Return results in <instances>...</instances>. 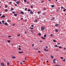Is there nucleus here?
Wrapping results in <instances>:
<instances>
[{
	"instance_id": "nucleus-18",
	"label": "nucleus",
	"mask_w": 66,
	"mask_h": 66,
	"mask_svg": "<svg viewBox=\"0 0 66 66\" xmlns=\"http://www.w3.org/2000/svg\"><path fill=\"white\" fill-rule=\"evenodd\" d=\"M37 20H36L34 21L35 22H37Z\"/></svg>"
},
{
	"instance_id": "nucleus-34",
	"label": "nucleus",
	"mask_w": 66,
	"mask_h": 66,
	"mask_svg": "<svg viewBox=\"0 0 66 66\" xmlns=\"http://www.w3.org/2000/svg\"><path fill=\"white\" fill-rule=\"evenodd\" d=\"M53 62L55 63H56V62H55V61H53Z\"/></svg>"
},
{
	"instance_id": "nucleus-23",
	"label": "nucleus",
	"mask_w": 66,
	"mask_h": 66,
	"mask_svg": "<svg viewBox=\"0 0 66 66\" xmlns=\"http://www.w3.org/2000/svg\"><path fill=\"white\" fill-rule=\"evenodd\" d=\"M12 13L13 14H15V13H16V12L13 11V12H12Z\"/></svg>"
},
{
	"instance_id": "nucleus-56",
	"label": "nucleus",
	"mask_w": 66,
	"mask_h": 66,
	"mask_svg": "<svg viewBox=\"0 0 66 66\" xmlns=\"http://www.w3.org/2000/svg\"><path fill=\"white\" fill-rule=\"evenodd\" d=\"M22 19H23V18H21V20H22Z\"/></svg>"
},
{
	"instance_id": "nucleus-7",
	"label": "nucleus",
	"mask_w": 66,
	"mask_h": 66,
	"mask_svg": "<svg viewBox=\"0 0 66 66\" xmlns=\"http://www.w3.org/2000/svg\"><path fill=\"white\" fill-rule=\"evenodd\" d=\"M16 4H18L19 3V1H18V2H16Z\"/></svg>"
},
{
	"instance_id": "nucleus-58",
	"label": "nucleus",
	"mask_w": 66,
	"mask_h": 66,
	"mask_svg": "<svg viewBox=\"0 0 66 66\" xmlns=\"http://www.w3.org/2000/svg\"><path fill=\"white\" fill-rule=\"evenodd\" d=\"M20 64H21V65H22V63L21 62H20Z\"/></svg>"
},
{
	"instance_id": "nucleus-30",
	"label": "nucleus",
	"mask_w": 66,
	"mask_h": 66,
	"mask_svg": "<svg viewBox=\"0 0 66 66\" xmlns=\"http://www.w3.org/2000/svg\"><path fill=\"white\" fill-rule=\"evenodd\" d=\"M30 11H31V10L30 9H29V10H28V12H30Z\"/></svg>"
},
{
	"instance_id": "nucleus-9",
	"label": "nucleus",
	"mask_w": 66,
	"mask_h": 66,
	"mask_svg": "<svg viewBox=\"0 0 66 66\" xmlns=\"http://www.w3.org/2000/svg\"><path fill=\"white\" fill-rule=\"evenodd\" d=\"M14 16H17V14H14Z\"/></svg>"
},
{
	"instance_id": "nucleus-21",
	"label": "nucleus",
	"mask_w": 66,
	"mask_h": 66,
	"mask_svg": "<svg viewBox=\"0 0 66 66\" xmlns=\"http://www.w3.org/2000/svg\"><path fill=\"white\" fill-rule=\"evenodd\" d=\"M59 49H62V47L60 46V47H59Z\"/></svg>"
},
{
	"instance_id": "nucleus-19",
	"label": "nucleus",
	"mask_w": 66,
	"mask_h": 66,
	"mask_svg": "<svg viewBox=\"0 0 66 66\" xmlns=\"http://www.w3.org/2000/svg\"><path fill=\"white\" fill-rule=\"evenodd\" d=\"M12 59H15L16 58V57H15L13 56L12 57Z\"/></svg>"
},
{
	"instance_id": "nucleus-60",
	"label": "nucleus",
	"mask_w": 66,
	"mask_h": 66,
	"mask_svg": "<svg viewBox=\"0 0 66 66\" xmlns=\"http://www.w3.org/2000/svg\"><path fill=\"white\" fill-rule=\"evenodd\" d=\"M25 34H26V33H27V32H26V31L25 32Z\"/></svg>"
},
{
	"instance_id": "nucleus-63",
	"label": "nucleus",
	"mask_w": 66,
	"mask_h": 66,
	"mask_svg": "<svg viewBox=\"0 0 66 66\" xmlns=\"http://www.w3.org/2000/svg\"><path fill=\"white\" fill-rule=\"evenodd\" d=\"M53 19H55V18H53Z\"/></svg>"
},
{
	"instance_id": "nucleus-64",
	"label": "nucleus",
	"mask_w": 66,
	"mask_h": 66,
	"mask_svg": "<svg viewBox=\"0 0 66 66\" xmlns=\"http://www.w3.org/2000/svg\"><path fill=\"white\" fill-rule=\"evenodd\" d=\"M60 43H58L57 44V45H60Z\"/></svg>"
},
{
	"instance_id": "nucleus-22",
	"label": "nucleus",
	"mask_w": 66,
	"mask_h": 66,
	"mask_svg": "<svg viewBox=\"0 0 66 66\" xmlns=\"http://www.w3.org/2000/svg\"><path fill=\"white\" fill-rule=\"evenodd\" d=\"M61 9H65V8H64L63 7H62V6H61Z\"/></svg>"
},
{
	"instance_id": "nucleus-16",
	"label": "nucleus",
	"mask_w": 66,
	"mask_h": 66,
	"mask_svg": "<svg viewBox=\"0 0 66 66\" xmlns=\"http://www.w3.org/2000/svg\"><path fill=\"white\" fill-rule=\"evenodd\" d=\"M7 65H10V63H9V62H8V63H7Z\"/></svg>"
},
{
	"instance_id": "nucleus-40",
	"label": "nucleus",
	"mask_w": 66,
	"mask_h": 66,
	"mask_svg": "<svg viewBox=\"0 0 66 66\" xmlns=\"http://www.w3.org/2000/svg\"><path fill=\"white\" fill-rule=\"evenodd\" d=\"M56 61V60H55V59H53V61Z\"/></svg>"
},
{
	"instance_id": "nucleus-6",
	"label": "nucleus",
	"mask_w": 66,
	"mask_h": 66,
	"mask_svg": "<svg viewBox=\"0 0 66 66\" xmlns=\"http://www.w3.org/2000/svg\"><path fill=\"white\" fill-rule=\"evenodd\" d=\"M2 22H3L2 23L3 24H4L5 23L4 22V20H3L2 21Z\"/></svg>"
},
{
	"instance_id": "nucleus-35",
	"label": "nucleus",
	"mask_w": 66,
	"mask_h": 66,
	"mask_svg": "<svg viewBox=\"0 0 66 66\" xmlns=\"http://www.w3.org/2000/svg\"><path fill=\"white\" fill-rule=\"evenodd\" d=\"M63 12H65L66 11V9H64L63 10Z\"/></svg>"
},
{
	"instance_id": "nucleus-37",
	"label": "nucleus",
	"mask_w": 66,
	"mask_h": 66,
	"mask_svg": "<svg viewBox=\"0 0 66 66\" xmlns=\"http://www.w3.org/2000/svg\"><path fill=\"white\" fill-rule=\"evenodd\" d=\"M55 66H59V65L58 64H56L55 65Z\"/></svg>"
},
{
	"instance_id": "nucleus-3",
	"label": "nucleus",
	"mask_w": 66,
	"mask_h": 66,
	"mask_svg": "<svg viewBox=\"0 0 66 66\" xmlns=\"http://www.w3.org/2000/svg\"><path fill=\"white\" fill-rule=\"evenodd\" d=\"M5 16L4 15H3L2 16L1 18H3L4 17H5Z\"/></svg>"
},
{
	"instance_id": "nucleus-49",
	"label": "nucleus",
	"mask_w": 66,
	"mask_h": 66,
	"mask_svg": "<svg viewBox=\"0 0 66 66\" xmlns=\"http://www.w3.org/2000/svg\"><path fill=\"white\" fill-rule=\"evenodd\" d=\"M5 8H6L7 7V6L6 5H5Z\"/></svg>"
},
{
	"instance_id": "nucleus-14",
	"label": "nucleus",
	"mask_w": 66,
	"mask_h": 66,
	"mask_svg": "<svg viewBox=\"0 0 66 66\" xmlns=\"http://www.w3.org/2000/svg\"><path fill=\"white\" fill-rule=\"evenodd\" d=\"M55 32H58V30L57 29H56L55 30Z\"/></svg>"
},
{
	"instance_id": "nucleus-29",
	"label": "nucleus",
	"mask_w": 66,
	"mask_h": 66,
	"mask_svg": "<svg viewBox=\"0 0 66 66\" xmlns=\"http://www.w3.org/2000/svg\"><path fill=\"white\" fill-rule=\"evenodd\" d=\"M55 47H57V45H56L55 46Z\"/></svg>"
},
{
	"instance_id": "nucleus-48",
	"label": "nucleus",
	"mask_w": 66,
	"mask_h": 66,
	"mask_svg": "<svg viewBox=\"0 0 66 66\" xmlns=\"http://www.w3.org/2000/svg\"><path fill=\"white\" fill-rule=\"evenodd\" d=\"M31 27H34V26H33V25H31Z\"/></svg>"
},
{
	"instance_id": "nucleus-55",
	"label": "nucleus",
	"mask_w": 66,
	"mask_h": 66,
	"mask_svg": "<svg viewBox=\"0 0 66 66\" xmlns=\"http://www.w3.org/2000/svg\"><path fill=\"white\" fill-rule=\"evenodd\" d=\"M31 29H33V28H31Z\"/></svg>"
},
{
	"instance_id": "nucleus-50",
	"label": "nucleus",
	"mask_w": 66,
	"mask_h": 66,
	"mask_svg": "<svg viewBox=\"0 0 66 66\" xmlns=\"http://www.w3.org/2000/svg\"><path fill=\"white\" fill-rule=\"evenodd\" d=\"M27 8H25V10H27Z\"/></svg>"
},
{
	"instance_id": "nucleus-59",
	"label": "nucleus",
	"mask_w": 66,
	"mask_h": 66,
	"mask_svg": "<svg viewBox=\"0 0 66 66\" xmlns=\"http://www.w3.org/2000/svg\"><path fill=\"white\" fill-rule=\"evenodd\" d=\"M40 42H42V41L40 40Z\"/></svg>"
},
{
	"instance_id": "nucleus-38",
	"label": "nucleus",
	"mask_w": 66,
	"mask_h": 66,
	"mask_svg": "<svg viewBox=\"0 0 66 66\" xmlns=\"http://www.w3.org/2000/svg\"><path fill=\"white\" fill-rule=\"evenodd\" d=\"M8 42L9 43H10V40H8Z\"/></svg>"
},
{
	"instance_id": "nucleus-33",
	"label": "nucleus",
	"mask_w": 66,
	"mask_h": 66,
	"mask_svg": "<svg viewBox=\"0 0 66 66\" xmlns=\"http://www.w3.org/2000/svg\"><path fill=\"white\" fill-rule=\"evenodd\" d=\"M60 58L61 59H63V57H60Z\"/></svg>"
},
{
	"instance_id": "nucleus-26",
	"label": "nucleus",
	"mask_w": 66,
	"mask_h": 66,
	"mask_svg": "<svg viewBox=\"0 0 66 66\" xmlns=\"http://www.w3.org/2000/svg\"><path fill=\"white\" fill-rule=\"evenodd\" d=\"M18 49L20 50H21V48H19Z\"/></svg>"
},
{
	"instance_id": "nucleus-25",
	"label": "nucleus",
	"mask_w": 66,
	"mask_h": 66,
	"mask_svg": "<svg viewBox=\"0 0 66 66\" xmlns=\"http://www.w3.org/2000/svg\"><path fill=\"white\" fill-rule=\"evenodd\" d=\"M38 34V35H39V36L41 35V34H40V33H39V34Z\"/></svg>"
},
{
	"instance_id": "nucleus-61",
	"label": "nucleus",
	"mask_w": 66,
	"mask_h": 66,
	"mask_svg": "<svg viewBox=\"0 0 66 66\" xmlns=\"http://www.w3.org/2000/svg\"><path fill=\"white\" fill-rule=\"evenodd\" d=\"M12 3V2H10L9 3L10 4H11Z\"/></svg>"
},
{
	"instance_id": "nucleus-46",
	"label": "nucleus",
	"mask_w": 66,
	"mask_h": 66,
	"mask_svg": "<svg viewBox=\"0 0 66 66\" xmlns=\"http://www.w3.org/2000/svg\"><path fill=\"white\" fill-rule=\"evenodd\" d=\"M46 49H45V48H44V51H46Z\"/></svg>"
},
{
	"instance_id": "nucleus-15",
	"label": "nucleus",
	"mask_w": 66,
	"mask_h": 66,
	"mask_svg": "<svg viewBox=\"0 0 66 66\" xmlns=\"http://www.w3.org/2000/svg\"><path fill=\"white\" fill-rule=\"evenodd\" d=\"M7 11H8L7 9H6L5 10V12H7Z\"/></svg>"
},
{
	"instance_id": "nucleus-62",
	"label": "nucleus",
	"mask_w": 66,
	"mask_h": 66,
	"mask_svg": "<svg viewBox=\"0 0 66 66\" xmlns=\"http://www.w3.org/2000/svg\"><path fill=\"white\" fill-rule=\"evenodd\" d=\"M19 47H21V46H20V45H19Z\"/></svg>"
},
{
	"instance_id": "nucleus-39",
	"label": "nucleus",
	"mask_w": 66,
	"mask_h": 66,
	"mask_svg": "<svg viewBox=\"0 0 66 66\" xmlns=\"http://www.w3.org/2000/svg\"><path fill=\"white\" fill-rule=\"evenodd\" d=\"M53 42H56V41L55 40H53Z\"/></svg>"
},
{
	"instance_id": "nucleus-31",
	"label": "nucleus",
	"mask_w": 66,
	"mask_h": 66,
	"mask_svg": "<svg viewBox=\"0 0 66 66\" xmlns=\"http://www.w3.org/2000/svg\"><path fill=\"white\" fill-rule=\"evenodd\" d=\"M24 1L25 2H27V0H24Z\"/></svg>"
},
{
	"instance_id": "nucleus-36",
	"label": "nucleus",
	"mask_w": 66,
	"mask_h": 66,
	"mask_svg": "<svg viewBox=\"0 0 66 66\" xmlns=\"http://www.w3.org/2000/svg\"><path fill=\"white\" fill-rule=\"evenodd\" d=\"M62 61H64V62H65V59H64V60H62Z\"/></svg>"
},
{
	"instance_id": "nucleus-54",
	"label": "nucleus",
	"mask_w": 66,
	"mask_h": 66,
	"mask_svg": "<svg viewBox=\"0 0 66 66\" xmlns=\"http://www.w3.org/2000/svg\"><path fill=\"white\" fill-rule=\"evenodd\" d=\"M56 11H57V12H58L59 11V9H57Z\"/></svg>"
},
{
	"instance_id": "nucleus-1",
	"label": "nucleus",
	"mask_w": 66,
	"mask_h": 66,
	"mask_svg": "<svg viewBox=\"0 0 66 66\" xmlns=\"http://www.w3.org/2000/svg\"><path fill=\"white\" fill-rule=\"evenodd\" d=\"M1 65L2 66H5V64H4V63H1Z\"/></svg>"
},
{
	"instance_id": "nucleus-42",
	"label": "nucleus",
	"mask_w": 66,
	"mask_h": 66,
	"mask_svg": "<svg viewBox=\"0 0 66 66\" xmlns=\"http://www.w3.org/2000/svg\"><path fill=\"white\" fill-rule=\"evenodd\" d=\"M20 34H19V35H18V36H20Z\"/></svg>"
},
{
	"instance_id": "nucleus-5",
	"label": "nucleus",
	"mask_w": 66,
	"mask_h": 66,
	"mask_svg": "<svg viewBox=\"0 0 66 66\" xmlns=\"http://www.w3.org/2000/svg\"><path fill=\"white\" fill-rule=\"evenodd\" d=\"M5 25H6V26H8L9 25V24H7V22L5 23V24H4Z\"/></svg>"
},
{
	"instance_id": "nucleus-45",
	"label": "nucleus",
	"mask_w": 66,
	"mask_h": 66,
	"mask_svg": "<svg viewBox=\"0 0 66 66\" xmlns=\"http://www.w3.org/2000/svg\"><path fill=\"white\" fill-rule=\"evenodd\" d=\"M51 36H53V34H51Z\"/></svg>"
},
{
	"instance_id": "nucleus-8",
	"label": "nucleus",
	"mask_w": 66,
	"mask_h": 66,
	"mask_svg": "<svg viewBox=\"0 0 66 66\" xmlns=\"http://www.w3.org/2000/svg\"><path fill=\"white\" fill-rule=\"evenodd\" d=\"M59 24H57L55 25V27H57L59 26Z\"/></svg>"
},
{
	"instance_id": "nucleus-47",
	"label": "nucleus",
	"mask_w": 66,
	"mask_h": 66,
	"mask_svg": "<svg viewBox=\"0 0 66 66\" xmlns=\"http://www.w3.org/2000/svg\"><path fill=\"white\" fill-rule=\"evenodd\" d=\"M34 44H33L32 45V47H33V46H34Z\"/></svg>"
},
{
	"instance_id": "nucleus-44",
	"label": "nucleus",
	"mask_w": 66,
	"mask_h": 66,
	"mask_svg": "<svg viewBox=\"0 0 66 66\" xmlns=\"http://www.w3.org/2000/svg\"><path fill=\"white\" fill-rule=\"evenodd\" d=\"M13 1H15V2H16V1H17V0H13Z\"/></svg>"
},
{
	"instance_id": "nucleus-53",
	"label": "nucleus",
	"mask_w": 66,
	"mask_h": 66,
	"mask_svg": "<svg viewBox=\"0 0 66 66\" xmlns=\"http://www.w3.org/2000/svg\"><path fill=\"white\" fill-rule=\"evenodd\" d=\"M15 24H13L12 25V26H15Z\"/></svg>"
},
{
	"instance_id": "nucleus-2",
	"label": "nucleus",
	"mask_w": 66,
	"mask_h": 66,
	"mask_svg": "<svg viewBox=\"0 0 66 66\" xmlns=\"http://www.w3.org/2000/svg\"><path fill=\"white\" fill-rule=\"evenodd\" d=\"M42 30L43 31V30H45V27H42Z\"/></svg>"
},
{
	"instance_id": "nucleus-28",
	"label": "nucleus",
	"mask_w": 66,
	"mask_h": 66,
	"mask_svg": "<svg viewBox=\"0 0 66 66\" xmlns=\"http://www.w3.org/2000/svg\"><path fill=\"white\" fill-rule=\"evenodd\" d=\"M33 6V5H32L30 7L31 8H33V7H32V6Z\"/></svg>"
},
{
	"instance_id": "nucleus-12",
	"label": "nucleus",
	"mask_w": 66,
	"mask_h": 66,
	"mask_svg": "<svg viewBox=\"0 0 66 66\" xmlns=\"http://www.w3.org/2000/svg\"><path fill=\"white\" fill-rule=\"evenodd\" d=\"M41 38L42 39H46V38H44V37H42Z\"/></svg>"
},
{
	"instance_id": "nucleus-27",
	"label": "nucleus",
	"mask_w": 66,
	"mask_h": 66,
	"mask_svg": "<svg viewBox=\"0 0 66 66\" xmlns=\"http://www.w3.org/2000/svg\"><path fill=\"white\" fill-rule=\"evenodd\" d=\"M44 37H46V35H44Z\"/></svg>"
},
{
	"instance_id": "nucleus-32",
	"label": "nucleus",
	"mask_w": 66,
	"mask_h": 66,
	"mask_svg": "<svg viewBox=\"0 0 66 66\" xmlns=\"http://www.w3.org/2000/svg\"><path fill=\"white\" fill-rule=\"evenodd\" d=\"M52 7H54V5H52Z\"/></svg>"
},
{
	"instance_id": "nucleus-57",
	"label": "nucleus",
	"mask_w": 66,
	"mask_h": 66,
	"mask_svg": "<svg viewBox=\"0 0 66 66\" xmlns=\"http://www.w3.org/2000/svg\"><path fill=\"white\" fill-rule=\"evenodd\" d=\"M43 15H45V13H43L42 14Z\"/></svg>"
},
{
	"instance_id": "nucleus-20",
	"label": "nucleus",
	"mask_w": 66,
	"mask_h": 66,
	"mask_svg": "<svg viewBox=\"0 0 66 66\" xmlns=\"http://www.w3.org/2000/svg\"><path fill=\"white\" fill-rule=\"evenodd\" d=\"M11 11H13V10H14V9H13V8H11Z\"/></svg>"
},
{
	"instance_id": "nucleus-24",
	"label": "nucleus",
	"mask_w": 66,
	"mask_h": 66,
	"mask_svg": "<svg viewBox=\"0 0 66 66\" xmlns=\"http://www.w3.org/2000/svg\"><path fill=\"white\" fill-rule=\"evenodd\" d=\"M8 37H9V38H10L11 37V36H8Z\"/></svg>"
},
{
	"instance_id": "nucleus-17",
	"label": "nucleus",
	"mask_w": 66,
	"mask_h": 66,
	"mask_svg": "<svg viewBox=\"0 0 66 66\" xmlns=\"http://www.w3.org/2000/svg\"><path fill=\"white\" fill-rule=\"evenodd\" d=\"M30 14H33V12L32 11H30Z\"/></svg>"
},
{
	"instance_id": "nucleus-51",
	"label": "nucleus",
	"mask_w": 66,
	"mask_h": 66,
	"mask_svg": "<svg viewBox=\"0 0 66 66\" xmlns=\"http://www.w3.org/2000/svg\"><path fill=\"white\" fill-rule=\"evenodd\" d=\"M38 52L39 53H40V51H38Z\"/></svg>"
},
{
	"instance_id": "nucleus-41",
	"label": "nucleus",
	"mask_w": 66,
	"mask_h": 66,
	"mask_svg": "<svg viewBox=\"0 0 66 66\" xmlns=\"http://www.w3.org/2000/svg\"><path fill=\"white\" fill-rule=\"evenodd\" d=\"M10 20H8L7 21V22H10Z\"/></svg>"
},
{
	"instance_id": "nucleus-52",
	"label": "nucleus",
	"mask_w": 66,
	"mask_h": 66,
	"mask_svg": "<svg viewBox=\"0 0 66 66\" xmlns=\"http://www.w3.org/2000/svg\"><path fill=\"white\" fill-rule=\"evenodd\" d=\"M15 6H17V4H15Z\"/></svg>"
},
{
	"instance_id": "nucleus-11",
	"label": "nucleus",
	"mask_w": 66,
	"mask_h": 66,
	"mask_svg": "<svg viewBox=\"0 0 66 66\" xmlns=\"http://www.w3.org/2000/svg\"><path fill=\"white\" fill-rule=\"evenodd\" d=\"M40 13H41V12H40V11H38L37 12V13L38 14H40Z\"/></svg>"
},
{
	"instance_id": "nucleus-43",
	"label": "nucleus",
	"mask_w": 66,
	"mask_h": 66,
	"mask_svg": "<svg viewBox=\"0 0 66 66\" xmlns=\"http://www.w3.org/2000/svg\"><path fill=\"white\" fill-rule=\"evenodd\" d=\"M27 3H28V4H29L30 3H29V2H27Z\"/></svg>"
},
{
	"instance_id": "nucleus-4",
	"label": "nucleus",
	"mask_w": 66,
	"mask_h": 66,
	"mask_svg": "<svg viewBox=\"0 0 66 66\" xmlns=\"http://www.w3.org/2000/svg\"><path fill=\"white\" fill-rule=\"evenodd\" d=\"M19 53H21V54L22 53H23V51H21V52L20 51V52H19Z\"/></svg>"
},
{
	"instance_id": "nucleus-13",
	"label": "nucleus",
	"mask_w": 66,
	"mask_h": 66,
	"mask_svg": "<svg viewBox=\"0 0 66 66\" xmlns=\"http://www.w3.org/2000/svg\"><path fill=\"white\" fill-rule=\"evenodd\" d=\"M21 14H24V13L22 11L21 12Z\"/></svg>"
},
{
	"instance_id": "nucleus-10",
	"label": "nucleus",
	"mask_w": 66,
	"mask_h": 66,
	"mask_svg": "<svg viewBox=\"0 0 66 66\" xmlns=\"http://www.w3.org/2000/svg\"><path fill=\"white\" fill-rule=\"evenodd\" d=\"M51 58H52V59H53V56L52 55H51Z\"/></svg>"
}]
</instances>
